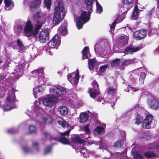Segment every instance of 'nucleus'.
I'll return each instance as SVG.
<instances>
[{"instance_id": "1", "label": "nucleus", "mask_w": 159, "mask_h": 159, "mask_svg": "<svg viewBox=\"0 0 159 159\" xmlns=\"http://www.w3.org/2000/svg\"><path fill=\"white\" fill-rule=\"evenodd\" d=\"M50 92L52 94L49 96L39 99V104H43L46 106L52 107L57 101L59 96L65 95L66 93L65 88L60 86H52L50 88Z\"/></svg>"}, {"instance_id": "2", "label": "nucleus", "mask_w": 159, "mask_h": 159, "mask_svg": "<svg viewBox=\"0 0 159 159\" xmlns=\"http://www.w3.org/2000/svg\"><path fill=\"white\" fill-rule=\"evenodd\" d=\"M35 19L36 20L37 24L33 25L29 20L26 22L24 28V33L27 36H30L37 34L39 29L46 22V16H41L39 13L35 16Z\"/></svg>"}, {"instance_id": "3", "label": "nucleus", "mask_w": 159, "mask_h": 159, "mask_svg": "<svg viewBox=\"0 0 159 159\" xmlns=\"http://www.w3.org/2000/svg\"><path fill=\"white\" fill-rule=\"evenodd\" d=\"M66 11L64 4L61 1H57L54 9L52 23L55 25L59 24L64 18Z\"/></svg>"}, {"instance_id": "4", "label": "nucleus", "mask_w": 159, "mask_h": 159, "mask_svg": "<svg viewBox=\"0 0 159 159\" xmlns=\"http://www.w3.org/2000/svg\"><path fill=\"white\" fill-rule=\"evenodd\" d=\"M72 141L74 144L72 145V147L75 149L76 152H80L83 155L84 157H86L90 154V153L88 152L86 147H84V141L78 136L74 137L72 138Z\"/></svg>"}, {"instance_id": "5", "label": "nucleus", "mask_w": 159, "mask_h": 159, "mask_svg": "<svg viewBox=\"0 0 159 159\" xmlns=\"http://www.w3.org/2000/svg\"><path fill=\"white\" fill-rule=\"evenodd\" d=\"M16 101L15 91L13 89L11 88L8 90L5 102L3 105L4 110L8 111L16 108L15 104Z\"/></svg>"}, {"instance_id": "6", "label": "nucleus", "mask_w": 159, "mask_h": 159, "mask_svg": "<svg viewBox=\"0 0 159 159\" xmlns=\"http://www.w3.org/2000/svg\"><path fill=\"white\" fill-rule=\"evenodd\" d=\"M9 74H7L0 75V97H3L5 91L8 88V87L12 83V80L9 78Z\"/></svg>"}, {"instance_id": "7", "label": "nucleus", "mask_w": 159, "mask_h": 159, "mask_svg": "<svg viewBox=\"0 0 159 159\" xmlns=\"http://www.w3.org/2000/svg\"><path fill=\"white\" fill-rule=\"evenodd\" d=\"M108 94V98H109L108 102L111 104V107H113L115 105V102L116 101L117 99L115 96V94L116 92V89L115 87L110 86L107 89Z\"/></svg>"}, {"instance_id": "8", "label": "nucleus", "mask_w": 159, "mask_h": 159, "mask_svg": "<svg viewBox=\"0 0 159 159\" xmlns=\"http://www.w3.org/2000/svg\"><path fill=\"white\" fill-rule=\"evenodd\" d=\"M32 149L30 148L27 145H25L22 147V149L25 153H36L39 151V144L36 142L32 143Z\"/></svg>"}, {"instance_id": "9", "label": "nucleus", "mask_w": 159, "mask_h": 159, "mask_svg": "<svg viewBox=\"0 0 159 159\" xmlns=\"http://www.w3.org/2000/svg\"><path fill=\"white\" fill-rule=\"evenodd\" d=\"M43 71L42 68H40L39 69L34 70L32 72L33 76L36 79H35V84L38 83L41 84H43V82L44 81L43 77L42 76V74Z\"/></svg>"}, {"instance_id": "10", "label": "nucleus", "mask_w": 159, "mask_h": 159, "mask_svg": "<svg viewBox=\"0 0 159 159\" xmlns=\"http://www.w3.org/2000/svg\"><path fill=\"white\" fill-rule=\"evenodd\" d=\"M68 80L72 84H77L79 79V74L78 70L69 74L67 76Z\"/></svg>"}, {"instance_id": "11", "label": "nucleus", "mask_w": 159, "mask_h": 159, "mask_svg": "<svg viewBox=\"0 0 159 159\" xmlns=\"http://www.w3.org/2000/svg\"><path fill=\"white\" fill-rule=\"evenodd\" d=\"M60 37L58 35L54 36L48 43L49 48H53L55 47H58L60 44Z\"/></svg>"}, {"instance_id": "12", "label": "nucleus", "mask_w": 159, "mask_h": 159, "mask_svg": "<svg viewBox=\"0 0 159 159\" xmlns=\"http://www.w3.org/2000/svg\"><path fill=\"white\" fill-rule=\"evenodd\" d=\"M49 32L47 30L42 31L39 34V41L41 43H45L48 40Z\"/></svg>"}, {"instance_id": "13", "label": "nucleus", "mask_w": 159, "mask_h": 159, "mask_svg": "<svg viewBox=\"0 0 159 159\" xmlns=\"http://www.w3.org/2000/svg\"><path fill=\"white\" fill-rule=\"evenodd\" d=\"M129 37L124 34H121L118 37V45L119 47H122L126 45L128 42Z\"/></svg>"}, {"instance_id": "14", "label": "nucleus", "mask_w": 159, "mask_h": 159, "mask_svg": "<svg viewBox=\"0 0 159 159\" xmlns=\"http://www.w3.org/2000/svg\"><path fill=\"white\" fill-rule=\"evenodd\" d=\"M143 48L142 46L135 47L134 46H130L127 47L124 53L128 54H132L133 53L136 52Z\"/></svg>"}, {"instance_id": "15", "label": "nucleus", "mask_w": 159, "mask_h": 159, "mask_svg": "<svg viewBox=\"0 0 159 159\" xmlns=\"http://www.w3.org/2000/svg\"><path fill=\"white\" fill-rule=\"evenodd\" d=\"M152 120V117L151 115L147 116L142 123L143 127L148 129L150 128Z\"/></svg>"}, {"instance_id": "16", "label": "nucleus", "mask_w": 159, "mask_h": 159, "mask_svg": "<svg viewBox=\"0 0 159 159\" xmlns=\"http://www.w3.org/2000/svg\"><path fill=\"white\" fill-rule=\"evenodd\" d=\"M147 31L144 30L136 31L134 34V37L138 39H141L146 37L147 34Z\"/></svg>"}, {"instance_id": "17", "label": "nucleus", "mask_w": 159, "mask_h": 159, "mask_svg": "<svg viewBox=\"0 0 159 159\" xmlns=\"http://www.w3.org/2000/svg\"><path fill=\"white\" fill-rule=\"evenodd\" d=\"M38 103V102L37 101H35L34 102V109L35 112L34 113H32V112L29 111H28L26 112V113L27 115L30 117H34L35 116H36V114L37 113V112H39V111H42L43 110L41 109L38 106L37 104ZM37 117V119H38V117L37 116V115H36Z\"/></svg>"}, {"instance_id": "18", "label": "nucleus", "mask_w": 159, "mask_h": 159, "mask_svg": "<svg viewBox=\"0 0 159 159\" xmlns=\"http://www.w3.org/2000/svg\"><path fill=\"white\" fill-rule=\"evenodd\" d=\"M44 91V89L41 86L39 85L36 86L33 89L34 95L35 98L38 95H41Z\"/></svg>"}, {"instance_id": "19", "label": "nucleus", "mask_w": 159, "mask_h": 159, "mask_svg": "<svg viewBox=\"0 0 159 159\" xmlns=\"http://www.w3.org/2000/svg\"><path fill=\"white\" fill-rule=\"evenodd\" d=\"M111 155L115 158L125 159L126 152L125 151H124L123 152H121V153L119 152H116L115 153H112Z\"/></svg>"}, {"instance_id": "20", "label": "nucleus", "mask_w": 159, "mask_h": 159, "mask_svg": "<svg viewBox=\"0 0 159 159\" xmlns=\"http://www.w3.org/2000/svg\"><path fill=\"white\" fill-rule=\"evenodd\" d=\"M93 132L95 135H101L105 133L104 128L102 126H98L94 130Z\"/></svg>"}, {"instance_id": "21", "label": "nucleus", "mask_w": 159, "mask_h": 159, "mask_svg": "<svg viewBox=\"0 0 159 159\" xmlns=\"http://www.w3.org/2000/svg\"><path fill=\"white\" fill-rule=\"evenodd\" d=\"M106 47H102L101 49L99 48V50L101 51H103V52L100 53V56L102 57L107 58L108 57V54L107 53H104L105 51L104 50L106 49V51H107L111 49L110 47L109 46L108 44L107 43H105Z\"/></svg>"}, {"instance_id": "22", "label": "nucleus", "mask_w": 159, "mask_h": 159, "mask_svg": "<svg viewBox=\"0 0 159 159\" xmlns=\"http://www.w3.org/2000/svg\"><path fill=\"white\" fill-rule=\"evenodd\" d=\"M5 5V9L10 10L12 9L14 7L13 2L11 0H4Z\"/></svg>"}, {"instance_id": "23", "label": "nucleus", "mask_w": 159, "mask_h": 159, "mask_svg": "<svg viewBox=\"0 0 159 159\" xmlns=\"http://www.w3.org/2000/svg\"><path fill=\"white\" fill-rule=\"evenodd\" d=\"M148 103L150 106L153 108L156 109L159 107V101L156 98L149 101Z\"/></svg>"}, {"instance_id": "24", "label": "nucleus", "mask_w": 159, "mask_h": 159, "mask_svg": "<svg viewBox=\"0 0 159 159\" xmlns=\"http://www.w3.org/2000/svg\"><path fill=\"white\" fill-rule=\"evenodd\" d=\"M89 114L86 112L81 113L80 115V122L83 123L86 121L88 119Z\"/></svg>"}, {"instance_id": "25", "label": "nucleus", "mask_w": 159, "mask_h": 159, "mask_svg": "<svg viewBox=\"0 0 159 159\" xmlns=\"http://www.w3.org/2000/svg\"><path fill=\"white\" fill-rule=\"evenodd\" d=\"M89 127V125H85L84 127L83 130L84 131H85L86 134L81 135V136H83L82 137L84 139H87L90 137L89 134L90 133V131Z\"/></svg>"}, {"instance_id": "26", "label": "nucleus", "mask_w": 159, "mask_h": 159, "mask_svg": "<svg viewBox=\"0 0 159 159\" xmlns=\"http://www.w3.org/2000/svg\"><path fill=\"white\" fill-rule=\"evenodd\" d=\"M43 135L46 139L50 140H57L58 138L53 135L50 134L46 131H43Z\"/></svg>"}, {"instance_id": "27", "label": "nucleus", "mask_w": 159, "mask_h": 159, "mask_svg": "<svg viewBox=\"0 0 159 159\" xmlns=\"http://www.w3.org/2000/svg\"><path fill=\"white\" fill-rule=\"evenodd\" d=\"M41 3V0H35L30 4V7L32 10L38 7Z\"/></svg>"}, {"instance_id": "28", "label": "nucleus", "mask_w": 159, "mask_h": 159, "mask_svg": "<svg viewBox=\"0 0 159 159\" xmlns=\"http://www.w3.org/2000/svg\"><path fill=\"white\" fill-rule=\"evenodd\" d=\"M17 44L18 47V52H23L25 51L26 48L25 46L22 44L20 40L18 39L17 41Z\"/></svg>"}, {"instance_id": "29", "label": "nucleus", "mask_w": 159, "mask_h": 159, "mask_svg": "<svg viewBox=\"0 0 159 159\" xmlns=\"http://www.w3.org/2000/svg\"><path fill=\"white\" fill-rule=\"evenodd\" d=\"M124 19V17H119L116 19V20L113 22L112 24L110 26L111 31H113L117 21L118 20V23L121 22Z\"/></svg>"}, {"instance_id": "30", "label": "nucleus", "mask_w": 159, "mask_h": 159, "mask_svg": "<svg viewBox=\"0 0 159 159\" xmlns=\"http://www.w3.org/2000/svg\"><path fill=\"white\" fill-rule=\"evenodd\" d=\"M88 113H89V115L91 116L92 118H93V120L94 119V122H95V124L96 125H98L99 124L100 121H98L97 119L98 114L94 112H90L89 111H88Z\"/></svg>"}, {"instance_id": "31", "label": "nucleus", "mask_w": 159, "mask_h": 159, "mask_svg": "<svg viewBox=\"0 0 159 159\" xmlns=\"http://www.w3.org/2000/svg\"><path fill=\"white\" fill-rule=\"evenodd\" d=\"M25 64L24 62H21L18 65V66L16 67V69L14 70L16 73H22L23 69L25 66Z\"/></svg>"}, {"instance_id": "32", "label": "nucleus", "mask_w": 159, "mask_h": 159, "mask_svg": "<svg viewBox=\"0 0 159 159\" xmlns=\"http://www.w3.org/2000/svg\"><path fill=\"white\" fill-rule=\"evenodd\" d=\"M82 53L83 59L88 58L89 55L90 56V53L89 52V48L87 47L84 48L83 50Z\"/></svg>"}, {"instance_id": "33", "label": "nucleus", "mask_w": 159, "mask_h": 159, "mask_svg": "<svg viewBox=\"0 0 159 159\" xmlns=\"http://www.w3.org/2000/svg\"><path fill=\"white\" fill-rule=\"evenodd\" d=\"M58 110L61 114L63 115H66L68 113V109L65 106H60L58 108Z\"/></svg>"}, {"instance_id": "34", "label": "nucleus", "mask_w": 159, "mask_h": 159, "mask_svg": "<svg viewBox=\"0 0 159 159\" xmlns=\"http://www.w3.org/2000/svg\"><path fill=\"white\" fill-rule=\"evenodd\" d=\"M58 123L63 128H68L69 126V124L62 119L58 120Z\"/></svg>"}, {"instance_id": "35", "label": "nucleus", "mask_w": 159, "mask_h": 159, "mask_svg": "<svg viewBox=\"0 0 159 159\" xmlns=\"http://www.w3.org/2000/svg\"><path fill=\"white\" fill-rule=\"evenodd\" d=\"M37 129L35 126L30 125L29 127V133L30 134H35L37 132Z\"/></svg>"}, {"instance_id": "36", "label": "nucleus", "mask_w": 159, "mask_h": 159, "mask_svg": "<svg viewBox=\"0 0 159 159\" xmlns=\"http://www.w3.org/2000/svg\"><path fill=\"white\" fill-rule=\"evenodd\" d=\"M139 12V9L137 6L136 5L134 9L132 15V17L134 19L136 20L138 17Z\"/></svg>"}, {"instance_id": "37", "label": "nucleus", "mask_w": 159, "mask_h": 159, "mask_svg": "<svg viewBox=\"0 0 159 159\" xmlns=\"http://www.w3.org/2000/svg\"><path fill=\"white\" fill-rule=\"evenodd\" d=\"M58 33L62 35H66L68 34L67 29L65 26H61L58 29Z\"/></svg>"}, {"instance_id": "38", "label": "nucleus", "mask_w": 159, "mask_h": 159, "mask_svg": "<svg viewBox=\"0 0 159 159\" xmlns=\"http://www.w3.org/2000/svg\"><path fill=\"white\" fill-rule=\"evenodd\" d=\"M120 62L121 61L120 59H116L111 61V65L112 67H116L120 65Z\"/></svg>"}, {"instance_id": "39", "label": "nucleus", "mask_w": 159, "mask_h": 159, "mask_svg": "<svg viewBox=\"0 0 159 159\" xmlns=\"http://www.w3.org/2000/svg\"><path fill=\"white\" fill-rule=\"evenodd\" d=\"M50 116L48 114H45L44 115L42 116V122L40 123L41 125L43 126V124H46Z\"/></svg>"}, {"instance_id": "40", "label": "nucleus", "mask_w": 159, "mask_h": 159, "mask_svg": "<svg viewBox=\"0 0 159 159\" xmlns=\"http://www.w3.org/2000/svg\"><path fill=\"white\" fill-rule=\"evenodd\" d=\"M23 26L22 25H16L14 26V32L16 34H18L21 32L22 30Z\"/></svg>"}, {"instance_id": "41", "label": "nucleus", "mask_w": 159, "mask_h": 159, "mask_svg": "<svg viewBox=\"0 0 159 159\" xmlns=\"http://www.w3.org/2000/svg\"><path fill=\"white\" fill-rule=\"evenodd\" d=\"M98 91H95L93 89H90V88L89 89V91L90 96L92 98H94L98 95Z\"/></svg>"}, {"instance_id": "42", "label": "nucleus", "mask_w": 159, "mask_h": 159, "mask_svg": "<svg viewBox=\"0 0 159 159\" xmlns=\"http://www.w3.org/2000/svg\"><path fill=\"white\" fill-rule=\"evenodd\" d=\"M88 61L89 69L90 70L93 69L94 68V64L95 63V60L94 59H90Z\"/></svg>"}, {"instance_id": "43", "label": "nucleus", "mask_w": 159, "mask_h": 159, "mask_svg": "<svg viewBox=\"0 0 159 159\" xmlns=\"http://www.w3.org/2000/svg\"><path fill=\"white\" fill-rule=\"evenodd\" d=\"M98 144L102 149H106L107 148V145L103 140L99 141Z\"/></svg>"}, {"instance_id": "44", "label": "nucleus", "mask_w": 159, "mask_h": 159, "mask_svg": "<svg viewBox=\"0 0 159 159\" xmlns=\"http://www.w3.org/2000/svg\"><path fill=\"white\" fill-rule=\"evenodd\" d=\"M96 5L97 13H101L102 11V8L97 1H96Z\"/></svg>"}, {"instance_id": "45", "label": "nucleus", "mask_w": 159, "mask_h": 159, "mask_svg": "<svg viewBox=\"0 0 159 159\" xmlns=\"http://www.w3.org/2000/svg\"><path fill=\"white\" fill-rule=\"evenodd\" d=\"M4 27L0 26V48L2 45V41L1 38L3 37L2 32L3 34L5 33L4 31H3Z\"/></svg>"}, {"instance_id": "46", "label": "nucleus", "mask_w": 159, "mask_h": 159, "mask_svg": "<svg viewBox=\"0 0 159 159\" xmlns=\"http://www.w3.org/2000/svg\"><path fill=\"white\" fill-rule=\"evenodd\" d=\"M44 3L45 6L47 7V9L49 10L50 8L51 5V0H44Z\"/></svg>"}, {"instance_id": "47", "label": "nucleus", "mask_w": 159, "mask_h": 159, "mask_svg": "<svg viewBox=\"0 0 159 159\" xmlns=\"http://www.w3.org/2000/svg\"><path fill=\"white\" fill-rule=\"evenodd\" d=\"M59 141L63 144H67L69 142V140L65 137L62 136L59 139Z\"/></svg>"}, {"instance_id": "48", "label": "nucleus", "mask_w": 159, "mask_h": 159, "mask_svg": "<svg viewBox=\"0 0 159 159\" xmlns=\"http://www.w3.org/2000/svg\"><path fill=\"white\" fill-rule=\"evenodd\" d=\"M109 64L103 65L100 67L99 70L101 72H103L105 71L109 67Z\"/></svg>"}, {"instance_id": "49", "label": "nucleus", "mask_w": 159, "mask_h": 159, "mask_svg": "<svg viewBox=\"0 0 159 159\" xmlns=\"http://www.w3.org/2000/svg\"><path fill=\"white\" fill-rule=\"evenodd\" d=\"M93 87L91 89H93V90L95 91H98L99 89L98 84L97 82L95 81H94L93 82Z\"/></svg>"}, {"instance_id": "50", "label": "nucleus", "mask_w": 159, "mask_h": 159, "mask_svg": "<svg viewBox=\"0 0 159 159\" xmlns=\"http://www.w3.org/2000/svg\"><path fill=\"white\" fill-rule=\"evenodd\" d=\"M123 142L122 141H118L114 143V147L115 148L121 147L123 144Z\"/></svg>"}, {"instance_id": "51", "label": "nucleus", "mask_w": 159, "mask_h": 159, "mask_svg": "<svg viewBox=\"0 0 159 159\" xmlns=\"http://www.w3.org/2000/svg\"><path fill=\"white\" fill-rule=\"evenodd\" d=\"M51 148L50 146L46 147L44 152V154L45 155L51 152Z\"/></svg>"}, {"instance_id": "52", "label": "nucleus", "mask_w": 159, "mask_h": 159, "mask_svg": "<svg viewBox=\"0 0 159 159\" xmlns=\"http://www.w3.org/2000/svg\"><path fill=\"white\" fill-rule=\"evenodd\" d=\"M157 34L156 30H150L148 33L149 36H152L157 35Z\"/></svg>"}, {"instance_id": "53", "label": "nucleus", "mask_w": 159, "mask_h": 159, "mask_svg": "<svg viewBox=\"0 0 159 159\" xmlns=\"http://www.w3.org/2000/svg\"><path fill=\"white\" fill-rule=\"evenodd\" d=\"M132 61L131 60H125L122 62V65H127L131 63Z\"/></svg>"}, {"instance_id": "54", "label": "nucleus", "mask_w": 159, "mask_h": 159, "mask_svg": "<svg viewBox=\"0 0 159 159\" xmlns=\"http://www.w3.org/2000/svg\"><path fill=\"white\" fill-rule=\"evenodd\" d=\"M134 0H122L123 2L126 5L130 4L132 3Z\"/></svg>"}, {"instance_id": "55", "label": "nucleus", "mask_w": 159, "mask_h": 159, "mask_svg": "<svg viewBox=\"0 0 159 159\" xmlns=\"http://www.w3.org/2000/svg\"><path fill=\"white\" fill-rule=\"evenodd\" d=\"M7 131V132L10 133H14L16 132L15 129L13 128H11L8 129Z\"/></svg>"}, {"instance_id": "56", "label": "nucleus", "mask_w": 159, "mask_h": 159, "mask_svg": "<svg viewBox=\"0 0 159 159\" xmlns=\"http://www.w3.org/2000/svg\"><path fill=\"white\" fill-rule=\"evenodd\" d=\"M136 121L135 123L138 125L141 123L142 121V120L139 116L136 117Z\"/></svg>"}, {"instance_id": "57", "label": "nucleus", "mask_w": 159, "mask_h": 159, "mask_svg": "<svg viewBox=\"0 0 159 159\" xmlns=\"http://www.w3.org/2000/svg\"><path fill=\"white\" fill-rule=\"evenodd\" d=\"M70 132V130L69 129L64 132L61 133V134L62 136L68 135Z\"/></svg>"}, {"instance_id": "58", "label": "nucleus", "mask_w": 159, "mask_h": 159, "mask_svg": "<svg viewBox=\"0 0 159 159\" xmlns=\"http://www.w3.org/2000/svg\"><path fill=\"white\" fill-rule=\"evenodd\" d=\"M99 47V44H97L95 46V51L96 53L97 52H98L99 53L100 52L99 51V49L98 48Z\"/></svg>"}, {"instance_id": "59", "label": "nucleus", "mask_w": 159, "mask_h": 159, "mask_svg": "<svg viewBox=\"0 0 159 159\" xmlns=\"http://www.w3.org/2000/svg\"><path fill=\"white\" fill-rule=\"evenodd\" d=\"M46 52L48 55H49L50 56H52V53L51 52L50 50L48 48L46 50Z\"/></svg>"}, {"instance_id": "60", "label": "nucleus", "mask_w": 159, "mask_h": 159, "mask_svg": "<svg viewBox=\"0 0 159 159\" xmlns=\"http://www.w3.org/2000/svg\"><path fill=\"white\" fill-rule=\"evenodd\" d=\"M129 88H130L132 91H134V92H136L139 90L137 88H135L134 87H132L131 86H130V87L129 86L128 89H129Z\"/></svg>"}, {"instance_id": "61", "label": "nucleus", "mask_w": 159, "mask_h": 159, "mask_svg": "<svg viewBox=\"0 0 159 159\" xmlns=\"http://www.w3.org/2000/svg\"><path fill=\"white\" fill-rule=\"evenodd\" d=\"M146 76L145 73L144 72H142L140 75V77L143 79H144Z\"/></svg>"}, {"instance_id": "62", "label": "nucleus", "mask_w": 159, "mask_h": 159, "mask_svg": "<svg viewBox=\"0 0 159 159\" xmlns=\"http://www.w3.org/2000/svg\"><path fill=\"white\" fill-rule=\"evenodd\" d=\"M155 53H159V46L154 50Z\"/></svg>"}, {"instance_id": "63", "label": "nucleus", "mask_w": 159, "mask_h": 159, "mask_svg": "<svg viewBox=\"0 0 159 159\" xmlns=\"http://www.w3.org/2000/svg\"><path fill=\"white\" fill-rule=\"evenodd\" d=\"M16 44L15 43H12L10 45V46L11 47L13 48H15V45H16Z\"/></svg>"}, {"instance_id": "64", "label": "nucleus", "mask_w": 159, "mask_h": 159, "mask_svg": "<svg viewBox=\"0 0 159 159\" xmlns=\"http://www.w3.org/2000/svg\"><path fill=\"white\" fill-rule=\"evenodd\" d=\"M28 0H24V3L25 4H28Z\"/></svg>"}]
</instances>
